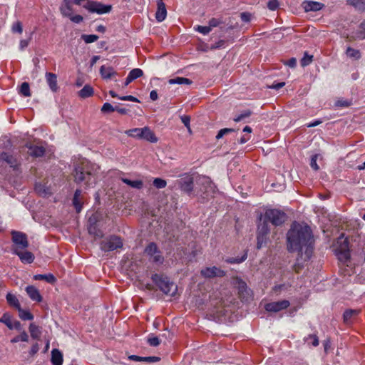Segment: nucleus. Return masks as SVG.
<instances>
[{"label":"nucleus","instance_id":"1","mask_svg":"<svg viewBox=\"0 0 365 365\" xmlns=\"http://www.w3.org/2000/svg\"><path fill=\"white\" fill-rule=\"evenodd\" d=\"M287 250L289 252H302L306 247V254L309 252V248L313 243V235L311 228L307 225L297 222L292 224L287 234Z\"/></svg>","mask_w":365,"mask_h":365},{"label":"nucleus","instance_id":"2","mask_svg":"<svg viewBox=\"0 0 365 365\" xmlns=\"http://www.w3.org/2000/svg\"><path fill=\"white\" fill-rule=\"evenodd\" d=\"M99 167L88 161L83 160L75 165L73 173L74 182L77 184H83L86 188L90 187L96 183V175Z\"/></svg>","mask_w":365,"mask_h":365},{"label":"nucleus","instance_id":"3","mask_svg":"<svg viewBox=\"0 0 365 365\" xmlns=\"http://www.w3.org/2000/svg\"><path fill=\"white\" fill-rule=\"evenodd\" d=\"M151 279L158 286L159 289L165 294L170 297H175L178 292V286L167 277L163 274H154Z\"/></svg>","mask_w":365,"mask_h":365},{"label":"nucleus","instance_id":"4","mask_svg":"<svg viewBox=\"0 0 365 365\" xmlns=\"http://www.w3.org/2000/svg\"><path fill=\"white\" fill-rule=\"evenodd\" d=\"M200 181L202 185L200 188L202 193L199 197V201L201 203H205L213 197V195L216 192V187L208 177L203 176L200 178Z\"/></svg>","mask_w":365,"mask_h":365},{"label":"nucleus","instance_id":"5","mask_svg":"<svg viewBox=\"0 0 365 365\" xmlns=\"http://www.w3.org/2000/svg\"><path fill=\"white\" fill-rule=\"evenodd\" d=\"M263 219L268 223L271 222L274 226H280L287 220V214L278 209L266 210Z\"/></svg>","mask_w":365,"mask_h":365},{"label":"nucleus","instance_id":"6","mask_svg":"<svg viewBox=\"0 0 365 365\" xmlns=\"http://www.w3.org/2000/svg\"><path fill=\"white\" fill-rule=\"evenodd\" d=\"M125 133L130 137L146 140L150 143H156L158 141V138L155 133L150 129L149 127L147 126L142 128H136L130 129Z\"/></svg>","mask_w":365,"mask_h":365},{"label":"nucleus","instance_id":"7","mask_svg":"<svg viewBox=\"0 0 365 365\" xmlns=\"http://www.w3.org/2000/svg\"><path fill=\"white\" fill-rule=\"evenodd\" d=\"M270 228L269 224L263 219L258 225L257 232V249L260 250L269 239Z\"/></svg>","mask_w":365,"mask_h":365},{"label":"nucleus","instance_id":"8","mask_svg":"<svg viewBox=\"0 0 365 365\" xmlns=\"http://www.w3.org/2000/svg\"><path fill=\"white\" fill-rule=\"evenodd\" d=\"M123 241L121 238L116 235H110L100 243V248L103 252H110L121 248Z\"/></svg>","mask_w":365,"mask_h":365},{"label":"nucleus","instance_id":"9","mask_svg":"<svg viewBox=\"0 0 365 365\" xmlns=\"http://www.w3.org/2000/svg\"><path fill=\"white\" fill-rule=\"evenodd\" d=\"M145 253L150 257V260L157 264H162L164 262V257L158 247L156 243L150 242L145 248Z\"/></svg>","mask_w":365,"mask_h":365},{"label":"nucleus","instance_id":"10","mask_svg":"<svg viewBox=\"0 0 365 365\" xmlns=\"http://www.w3.org/2000/svg\"><path fill=\"white\" fill-rule=\"evenodd\" d=\"M11 240L14 243L13 249L18 250H25L29 247L27 235L21 232L13 230L11 232Z\"/></svg>","mask_w":365,"mask_h":365},{"label":"nucleus","instance_id":"11","mask_svg":"<svg viewBox=\"0 0 365 365\" xmlns=\"http://www.w3.org/2000/svg\"><path fill=\"white\" fill-rule=\"evenodd\" d=\"M83 7L91 13L98 14H107L112 10L111 5H105L98 1H88Z\"/></svg>","mask_w":365,"mask_h":365},{"label":"nucleus","instance_id":"12","mask_svg":"<svg viewBox=\"0 0 365 365\" xmlns=\"http://www.w3.org/2000/svg\"><path fill=\"white\" fill-rule=\"evenodd\" d=\"M0 161L9 165L14 170H18L21 166V163L16 155L5 151L0 152Z\"/></svg>","mask_w":365,"mask_h":365},{"label":"nucleus","instance_id":"13","mask_svg":"<svg viewBox=\"0 0 365 365\" xmlns=\"http://www.w3.org/2000/svg\"><path fill=\"white\" fill-rule=\"evenodd\" d=\"M290 305L288 300L284 299L278 302H269L265 304L264 309L269 312H278L286 309Z\"/></svg>","mask_w":365,"mask_h":365},{"label":"nucleus","instance_id":"14","mask_svg":"<svg viewBox=\"0 0 365 365\" xmlns=\"http://www.w3.org/2000/svg\"><path fill=\"white\" fill-rule=\"evenodd\" d=\"M200 274L205 278L222 277L226 272L215 266L212 267H205L200 271Z\"/></svg>","mask_w":365,"mask_h":365},{"label":"nucleus","instance_id":"15","mask_svg":"<svg viewBox=\"0 0 365 365\" xmlns=\"http://www.w3.org/2000/svg\"><path fill=\"white\" fill-rule=\"evenodd\" d=\"M178 185L182 191L190 195L193 190L194 180L191 176H186L178 181Z\"/></svg>","mask_w":365,"mask_h":365},{"label":"nucleus","instance_id":"16","mask_svg":"<svg viewBox=\"0 0 365 365\" xmlns=\"http://www.w3.org/2000/svg\"><path fill=\"white\" fill-rule=\"evenodd\" d=\"M13 253L16 255L24 263L31 264L34 260V255L32 252L29 251L22 252L18 249H13Z\"/></svg>","mask_w":365,"mask_h":365},{"label":"nucleus","instance_id":"17","mask_svg":"<svg viewBox=\"0 0 365 365\" xmlns=\"http://www.w3.org/2000/svg\"><path fill=\"white\" fill-rule=\"evenodd\" d=\"M361 313V309H346L343 314V321L346 324L353 323L356 317Z\"/></svg>","mask_w":365,"mask_h":365},{"label":"nucleus","instance_id":"18","mask_svg":"<svg viewBox=\"0 0 365 365\" xmlns=\"http://www.w3.org/2000/svg\"><path fill=\"white\" fill-rule=\"evenodd\" d=\"M26 147L29 149V155L34 158L42 157L46 152V149L43 146H38L31 143H26Z\"/></svg>","mask_w":365,"mask_h":365},{"label":"nucleus","instance_id":"19","mask_svg":"<svg viewBox=\"0 0 365 365\" xmlns=\"http://www.w3.org/2000/svg\"><path fill=\"white\" fill-rule=\"evenodd\" d=\"M73 0H63L59 10L62 16L68 17L73 14Z\"/></svg>","mask_w":365,"mask_h":365},{"label":"nucleus","instance_id":"20","mask_svg":"<svg viewBox=\"0 0 365 365\" xmlns=\"http://www.w3.org/2000/svg\"><path fill=\"white\" fill-rule=\"evenodd\" d=\"M158 9L155 14L156 20L159 22L163 21L167 16V10L163 0H157Z\"/></svg>","mask_w":365,"mask_h":365},{"label":"nucleus","instance_id":"21","mask_svg":"<svg viewBox=\"0 0 365 365\" xmlns=\"http://www.w3.org/2000/svg\"><path fill=\"white\" fill-rule=\"evenodd\" d=\"M46 82L53 92H56L58 90L57 84V76L51 72L46 73Z\"/></svg>","mask_w":365,"mask_h":365},{"label":"nucleus","instance_id":"22","mask_svg":"<svg viewBox=\"0 0 365 365\" xmlns=\"http://www.w3.org/2000/svg\"><path fill=\"white\" fill-rule=\"evenodd\" d=\"M26 291L29 297L33 301H36L37 302L42 301V297L40 294L39 291L34 286L29 285L26 287Z\"/></svg>","mask_w":365,"mask_h":365},{"label":"nucleus","instance_id":"23","mask_svg":"<svg viewBox=\"0 0 365 365\" xmlns=\"http://www.w3.org/2000/svg\"><path fill=\"white\" fill-rule=\"evenodd\" d=\"M303 8L306 12L317 11L322 9L323 4L317 1H304Z\"/></svg>","mask_w":365,"mask_h":365},{"label":"nucleus","instance_id":"24","mask_svg":"<svg viewBox=\"0 0 365 365\" xmlns=\"http://www.w3.org/2000/svg\"><path fill=\"white\" fill-rule=\"evenodd\" d=\"M128 359L135 361H140L145 363H154L160 361V358L158 356H139L137 355H130Z\"/></svg>","mask_w":365,"mask_h":365},{"label":"nucleus","instance_id":"25","mask_svg":"<svg viewBox=\"0 0 365 365\" xmlns=\"http://www.w3.org/2000/svg\"><path fill=\"white\" fill-rule=\"evenodd\" d=\"M63 354L57 349H53L51 351V361L53 365H62L63 364Z\"/></svg>","mask_w":365,"mask_h":365},{"label":"nucleus","instance_id":"26","mask_svg":"<svg viewBox=\"0 0 365 365\" xmlns=\"http://www.w3.org/2000/svg\"><path fill=\"white\" fill-rule=\"evenodd\" d=\"M31 336L34 339L40 340L41 336V329L34 323H31L29 327Z\"/></svg>","mask_w":365,"mask_h":365},{"label":"nucleus","instance_id":"27","mask_svg":"<svg viewBox=\"0 0 365 365\" xmlns=\"http://www.w3.org/2000/svg\"><path fill=\"white\" fill-rule=\"evenodd\" d=\"M100 73L104 79H110L115 74H116L112 67H106L105 66H102L100 68Z\"/></svg>","mask_w":365,"mask_h":365},{"label":"nucleus","instance_id":"28","mask_svg":"<svg viewBox=\"0 0 365 365\" xmlns=\"http://www.w3.org/2000/svg\"><path fill=\"white\" fill-rule=\"evenodd\" d=\"M88 231L95 238H102L104 235L103 232L98 227V225L88 226Z\"/></svg>","mask_w":365,"mask_h":365},{"label":"nucleus","instance_id":"29","mask_svg":"<svg viewBox=\"0 0 365 365\" xmlns=\"http://www.w3.org/2000/svg\"><path fill=\"white\" fill-rule=\"evenodd\" d=\"M93 94V88L90 85H85L83 88L78 91V96L82 98H86L92 96Z\"/></svg>","mask_w":365,"mask_h":365},{"label":"nucleus","instance_id":"30","mask_svg":"<svg viewBox=\"0 0 365 365\" xmlns=\"http://www.w3.org/2000/svg\"><path fill=\"white\" fill-rule=\"evenodd\" d=\"M34 279L35 280H45L50 284H54L56 282V278L53 274H36L34 275Z\"/></svg>","mask_w":365,"mask_h":365},{"label":"nucleus","instance_id":"31","mask_svg":"<svg viewBox=\"0 0 365 365\" xmlns=\"http://www.w3.org/2000/svg\"><path fill=\"white\" fill-rule=\"evenodd\" d=\"M336 255L339 260L344 263L347 262L350 259V252L349 249L339 250Z\"/></svg>","mask_w":365,"mask_h":365},{"label":"nucleus","instance_id":"32","mask_svg":"<svg viewBox=\"0 0 365 365\" xmlns=\"http://www.w3.org/2000/svg\"><path fill=\"white\" fill-rule=\"evenodd\" d=\"M122 181L131 187L136 189H141L143 186V182L140 180H131L128 178H122Z\"/></svg>","mask_w":365,"mask_h":365},{"label":"nucleus","instance_id":"33","mask_svg":"<svg viewBox=\"0 0 365 365\" xmlns=\"http://www.w3.org/2000/svg\"><path fill=\"white\" fill-rule=\"evenodd\" d=\"M346 54L350 58L358 60L361 58V52L358 49H354L350 46L347 47L346 50Z\"/></svg>","mask_w":365,"mask_h":365},{"label":"nucleus","instance_id":"34","mask_svg":"<svg viewBox=\"0 0 365 365\" xmlns=\"http://www.w3.org/2000/svg\"><path fill=\"white\" fill-rule=\"evenodd\" d=\"M6 301L9 303L10 306H12L15 307L16 309H19L21 307L20 303L19 302V299L16 298V297L11 293H8L6 294Z\"/></svg>","mask_w":365,"mask_h":365},{"label":"nucleus","instance_id":"35","mask_svg":"<svg viewBox=\"0 0 365 365\" xmlns=\"http://www.w3.org/2000/svg\"><path fill=\"white\" fill-rule=\"evenodd\" d=\"M349 4L356 9L365 11V0H349Z\"/></svg>","mask_w":365,"mask_h":365},{"label":"nucleus","instance_id":"36","mask_svg":"<svg viewBox=\"0 0 365 365\" xmlns=\"http://www.w3.org/2000/svg\"><path fill=\"white\" fill-rule=\"evenodd\" d=\"M247 258V252L245 251L243 255L240 257H229L225 259V262L229 264H240L243 262Z\"/></svg>","mask_w":365,"mask_h":365},{"label":"nucleus","instance_id":"37","mask_svg":"<svg viewBox=\"0 0 365 365\" xmlns=\"http://www.w3.org/2000/svg\"><path fill=\"white\" fill-rule=\"evenodd\" d=\"M0 322L4 324L9 329H13L11 316L8 312L4 313L0 318Z\"/></svg>","mask_w":365,"mask_h":365},{"label":"nucleus","instance_id":"38","mask_svg":"<svg viewBox=\"0 0 365 365\" xmlns=\"http://www.w3.org/2000/svg\"><path fill=\"white\" fill-rule=\"evenodd\" d=\"M170 84H187L190 85L192 83L191 80L184 77H176L169 80Z\"/></svg>","mask_w":365,"mask_h":365},{"label":"nucleus","instance_id":"39","mask_svg":"<svg viewBox=\"0 0 365 365\" xmlns=\"http://www.w3.org/2000/svg\"><path fill=\"white\" fill-rule=\"evenodd\" d=\"M19 316L22 320H32L34 315L29 311L23 309L21 307L19 308Z\"/></svg>","mask_w":365,"mask_h":365},{"label":"nucleus","instance_id":"40","mask_svg":"<svg viewBox=\"0 0 365 365\" xmlns=\"http://www.w3.org/2000/svg\"><path fill=\"white\" fill-rule=\"evenodd\" d=\"M19 93H21L24 97L31 96V93L30 92V87L29 83H22L20 87Z\"/></svg>","mask_w":365,"mask_h":365},{"label":"nucleus","instance_id":"41","mask_svg":"<svg viewBox=\"0 0 365 365\" xmlns=\"http://www.w3.org/2000/svg\"><path fill=\"white\" fill-rule=\"evenodd\" d=\"M20 341H29V336H28L27 333L26 332V331H24V330H23L19 335L14 337L11 340V342L12 344H14V343H17Z\"/></svg>","mask_w":365,"mask_h":365},{"label":"nucleus","instance_id":"42","mask_svg":"<svg viewBox=\"0 0 365 365\" xmlns=\"http://www.w3.org/2000/svg\"><path fill=\"white\" fill-rule=\"evenodd\" d=\"M237 287L240 295L243 294L244 293H245L247 295L249 294L250 289H248L246 282H244L243 280H239Z\"/></svg>","mask_w":365,"mask_h":365},{"label":"nucleus","instance_id":"43","mask_svg":"<svg viewBox=\"0 0 365 365\" xmlns=\"http://www.w3.org/2000/svg\"><path fill=\"white\" fill-rule=\"evenodd\" d=\"M143 71L140 68H134V69L131 70L128 73V76L133 81L137 79L138 78L143 76Z\"/></svg>","mask_w":365,"mask_h":365},{"label":"nucleus","instance_id":"44","mask_svg":"<svg viewBox=\"0 0 365 365\" xmlns=\"http://www.w3.org/2000/svg\"><path fill=\"white\" fill-rule=\"evenodd\" d=\"M81 38L86 43H91L98 39V36L95 34H83Z\"/></svg>","mask_w":365,"mask_h":365},{"label":"nucleus","instance_id":"45","mask_svg":"<svg viewBox=\"0 0 365 365\" xmlns=\"http://www.w3.org/2000/svg\"><path fill=\"white\" fill-rule=\"evenodd\" d=\"M351 105V101L339 98L335 102V106L340 108H347Z\"/></svg>","mask_w":365,"mask_h":365},{"label":"nucleus","instance_id":"46","mask_svg":"<svg viewBox=\"0 0 365 365\" xmlns=\"http://www.w3.org/2000/svg\"><path fill=\"white\" fill-rule=\"evenodd\" d=\"M11 31L13 33L21 34L23 32V26L21 22L19 21L14 22L11 26Z\"/></svg>","mask_w":365,"mask_h":365},{"label":"nucleus","instance_id":"47","mask_svg":"<svg viewBox=\"0 0 365 365\" xmlns=\"http://www.w3.org/2000/svg\"><path fill=\"white\" fill-rule=\"evenodd\" d=\"M153 185L158 189H162L166 187L167 182L162 178H155L153 182Z\"/></svg>","mask_w":365,"mask_h":365},{"label":"nucleus","instance_id":"48","mask_svg":"<svg viewBox=\"0 0 365 365\" xmlns=\"http://www.w3.org/2000/svg\"><path fill=\"white\" fill-rule=\"evenodd\" d=\"M313 56L309 55L307 52L304 53V57L301 59V66L304 67L309 65L312 61Z\"/></svg>","mask_w":365,"mask_h":365},{"label":"nucleus","instance_id":"49","mask_svg":"<svg viewBox=\"0 0 365 365\" xmlns=\"http://www.w3.org/2000/svg\"><path fill=\"white\" fill-rule=\"evenodd\" d=\"M252 115V111L250 110H245L242 111L239 115L236 116L234 118V121L240 122L244 118H248Z\"/></svg>","mask_w":365,"mask_h":365},{"label":"nucleus","instance_id":"50","mask_svg":"<svg viewBox=\"0 0 365 365\" xmlns=\"http://www.w3.org/2000/svg\"><path fill=\"white\" fill-rule=\"evenodd\" d=\"M148 342L151 346H157L160 344L159 338L153 335L148 337Z\"/></svg>","mask_w":365,"mask_h":365},{"label":"nucleus","instance_id":"51","mask_svg":"<svg viewBox=\"0 0 365 365\" xmlns=\"http://www.w3.org/2000/svg\"><path fill=\"white\" fill-rule=\"evenodd\" d=\"M101 112L102 113H110L115 111V107H113L110 103H105L102 108H101Z\"/></svg>","mask_w":365,"mask_h":365},{"label":"nucleus","instance_id":"52","mask_svg":"<svg viewBox=\"0 0 365 365\" xmlns=\"http://www.w3.org/2000/svg\"><path fill=\"white\" fill-rule=\"evenodd\" d=\"M73 205L76 208L77 212H80L82 209V205L79 200V197L73 196Z\"/></svg>","mask_w":365,"mask_h":365},{"label":"nucleus","instance_id":"53","mask_svg":"<svg viewBox=\"0 0 365 365\" xmlns=\"http://www.w3.org/2000/svg\"><path fill=\"white\" fill-rule=\"evenodd\" d=\"M222 23L223 21L221 19L212 18L209 21V26H210V29H212V28L217 27Z\"/></svg>","mask_w":365,"mask_h":365},{"label":"nucleus","instance_id":"54","mask_svg":"<svg viewBox=\"0 0 365 365\" xmlns=\"http://www.w3.org/2000/svg\"><path fill=\"white\" fill-rule=\"evenodd\" d=\"M195 30L204 35H206L211 31L210 26H197V27L195 29Z\"/></svg>","mask_w":365,"mask_h":365},{"label":"nucleus","instance_id":"55","mask_svg":"<svg viewBox=\"0 0 365 365\" xmlns=\"http://www.w3.org/2000/svg\"><path fill=\"white\" fill-rule=\"evenodd\" d=\"M317 158H318V155L315 154V155H312V158H311L310 166L314 170H318L319 169V167L317 163Z\"/></svg>","mask_w":365,"mask_h":365},{"label":"nucleus","instance_id":"56","mask_svg":"<svg viewBox=\"0 0 365 365\" xmlns=\"http://www.w3.org/2000/svg\"><path fill=\"white\" fill-rule=\"evenodd\" d=\"M267 7L269 10L274 11L279 7L277 0H269L267 3Z\"/></svg>","mask_w":365,"mask_h":365},{"label":"nucleus","instance_id":"57","mask_svg":"<svg viewBox=\"0 0 365 365\" xmlns=\"http://www.w3.org/2000/svg\"><path fill=\"white\" fill-rule=\"evenodd\" d=\"M309 339H312V344L314 346H317L319 345V339L316 334H309L307 337L304 339L306 341H308Z\"/></svg>","mask_w":365,"mask_h":365},{"label":"nucleus","instance_id":"58","mask_svg":"<svg viewBox=\"0 0 365 365\" xmlns=\"http://www.w3.org/2000/svg\"><path fill=\"white\" fill-rule=\"evenodd\" d=\"M68 18L70 19V20L72 22L76 23V24H79L81 22H82L83 20V16L79 14H77V15L71 14V16H68Z\"/></svg>","mask_w":365,"mask_h":365},{"label":"nucleus","instance_id":"59","mask_svg":"<svg viewBox=\"0 0 365 365\" xmlns=\"http://www.w3.org/2000/svg\"><path fill=\"white\" fill-rule=\"evenodd\" d=\"M251 14L249 12H242L240 14V18L242 21L247 23L251 20Z\"/></svg>","mask_w":365,"mask_h":365},{"label":"nucleus","instance_id":"60","mask_svg":"<svg viewBox=\"0 0 365 365\" xmlns=\"http://www.w3.org/2000/svg\"><path fill=\"white\" fill-rule=\"evenodd\" d=\"M88 226H91V225H98L97 222H98V216L95 214L92 215L89 219H88Z\"/></svg>","mask_w":365,"mask_h":365},{"label":"nucleus","instance_id":"61","mask_svg":"<svg viewBox=\"0 0 365 365\" xmlns=\"http://www.w3.org/2000/svg\"><path fill=\"white\" fill-rule=\"evenodd\" d=\"M118 98L123 101H130L132 102H137V103L140 102V101L137 98H135L133 96H120Z\"/></svg>","mask_w":365,"mask_h":365},{"label":"nucleus","instance_id":"62","mask_svg":"<svg viewBox=\"0 0 365 365\" xmlns=\"http://www.w3.org/2000/svg\"><path fill=\"white\" fill-rule=\"evenodd\" d=\"M226 43V41L225 40H220L217 42H216L215 44L211 46V49H217L222 47H224Z\"/></svg>","mask_w":365,"mask_h":365},{"label":"nucleus","instance_id":"63","mask_svg":"<svg viewBox=\"0 0 365 365\" xmlns=\"http://www.w3.org/2000/svg\"><path fill=\"white\" fill-rule=\"evenodd\" d=\"M284 64L290 68H295L297 66V59L295 58H291L287 61H284Z\"/></svg>","mask_w":365,"mask_h":365},{"label":"nucleus","instance_id":"64","mask_svg":"<svg viewBox=\"0 0 365 365\" xmlns=\"http://www.w3.org/2000/svg\"><path fill=\"white\" fill-rule=\"evenodd\" d=\"M181 120L182 123L185 125V126L190 129V118L188 115H182L181 116Z\"/></svg>","mask_w":365,"mask_h":365}]
</instances>
